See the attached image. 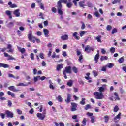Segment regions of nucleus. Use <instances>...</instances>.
Here are the masks:
<instances>
[{"label":"nucleus","mask_w":126,"mask_h":126,"mask_svg":"<svg viewBox=\"0 0 126 126\" xmlns=\"http://www.w3.org/2000/svg\"><path fill=\"white\" fill-rule=\"evenodd\" d=\"M91 123L92 124L94 123V122H95V116H92L91 117Z\"/></svg>","instance_id":"49"},{"label":"nucleus","mask_w":126,"mask_h":126,"mask_svg":"<svg viewBox=\"0 0 126 126\" xmlns=\"http://www.w3.org/2000/svg\"><path fill=\"white\" fill-rule=\"evenodd\" d=\"M121 116H122V113H119L118 115H117L114 119L115 122L118 120H121Z\"/></svg>","instance_id":"23"},{"label":"nucleus","mask_w":126,"mask_h":126,"mask_svg":"<svg viewBox=\"0 0 126 126\" xmlns=\"http://www.w3.org/2000/svg\"><path fill=\"white\" fill-rule=\"evenodd\" d=\"M100 53H99V50H97V53L94 57V61L95 62V63H98V61H99V59L100 58Z\"/></svg>","instance_id":"9"},{"label":"nucleus","mask_w":126,"mask_h":126,"mask_svg":"<svg viewBox=\"0 0 126 126\" xmlns=\"http://www.w3.org/2000/svg\"><path fill=\"white\" fill-rule=\"evenodd\" d=\"M6 114L7 118H13V113L8 110L6 111Z\"/></svg>","instance_id":"11"},{"label":"nucleus","mask_w":126,"mask_h":126,"mask_svg":"<svg viewBox=\"0 0 126 126\" xmlns=\"http://www.w3.org/2000/svg\"><path fill=\"white\" fill-rule=\"evenodd\" d=\"M110 51L112 53V54H114L115 52H116V49L114 47H111Z\"/></svg>","instance_id":"45"},{"label":"nucleus","mask_w":126,"mask_h":126,"mask_svg":"<svg viewBox=\"0 0 126 126\" xmlns=\"http://www.w3.org/2000/svg\"><path fill=\"white\" fill-rule=\"evenodd\" d=\"M52 59H59L60 58V56L57 55L56 54V52H53L52 56Z\"/></svg>","instance_id":"25"},{"label":"nucleus","mask_w":126,"mask_h":126,"mask_svg":"<svg viewBox=\"0 0 126 126\" xmlns=\"http://www.w3.org/2000/svg\"><path fill=\"white\" fill-rule=\"evenodd\" d=\"M52 56V49H49V51L48 52V57H50Z\"/></svg>","instance_id":"58"},{"label":"nucleus","mask_w":126,"mask_h":126,"mask_svg":"<svg viewBox=\"0 0 126 126\" xmlns=\"http://www.w3.org/2000/svg\"><path fill=\"white\" fill-rule=\"evenodd\" d=\"M8 5L11 8H15L17 7V5L16 4H12V2L11 1H10L8 3Z\"/></svg>","instance_id":"17"},{"label":"nucleus","mask_w":126,"mask_h":126,"mask_svg":"<svg viewBox=\"0 0 126 126\" xmlns=\"http://www.w3.org/2000/svg\"><path fill=\"white\" fill-rule=\"evenodd\" d=\"M7 60H15V58H13L12 56L9 55L8 57V59Z\"/></svg>","instance_id":"56"},{"label":"nucleus","mask_w":126,"mask_h":126,"mask_svg":"<svg viewBox=\"0 0 126 126\" xmlns=\"http://www.w3.org/2000/svg\"><path fill=\"white\" fill-rule=\"evenodd\" d=\"M94 15L96 16V17H100L101 16V15L99 13V12L97 11L94 13Z\"/></svg>","instance_id":"53"},{"label":"nucleus","mask_w":126,"mask_h":126,"mask_svg":"<svg viewBox=\"0 0 126 126\" xmlns=\"http://www.w3.org/2000/svg\"><path fill=\"white\" fill-rule=\"evenodd\" d=\"M107 60H109V58L107 56H101L100 58V61L103 62V61H107Z\"/></svg>","instance_id":"26"},{"label":"nucleus","mask_w":126,"mask_h":126,"mask_svg":"<svg viewBox=\"0 0 126 126\" xmlns=\"http://www.w3.org/2000/svg\"><path fill=\"white\" fill-rule=\"evenodd\" d=\"M39 57L42 59V60H43V59H45V57H44V53H40L39 54Z\"/></svg>","instance_id":"55"},{"label":"nucleus","mask_w":126,"mask_h":126,"mask_svg":"<svg viewBox=\"0 0 126 126\" xmlns=\"http://www.w3.org/2000/svg\"><path fill=\"white\" fill-rule=\"evenodd\" d=\"M7 94L8 95H9L10 96H11L12 98H15V94H14V93H12L10 91H8Z\"/></svg>","instance_id":"27"},{"label":"nucleus","mask_w":126,"mask_h":126,"mask_svg":"<svg viewBox=\"0 0 126 126\" xmlns=\"http://www.w3.org/2000/svg\"><path fill=\"white\" fill-rule=\"evenodd\" d=\"M8 77H9L10 78H15V76H14V75H13V74H8Z\"/></svg>","instance_id":"63"},{"label":"nucleus","mask_w":126,"mask_h":126,"mask_svg":"<svg viewBox=\"0 0 126 126\" xmlns=\"http://www.w3.org/2000/svg\"><path fill=\"white\" fill-rule=\"evenodd\" d=\"M94 49L92 47H89V45H87L85 48V52L87 53H90V51H93Z\"/></svg>","instance_id":"12"},{"label":"nucleus","mask_w":126,"mask_h":126,"mask_svg":"<svg viewBox=\"0 0 126 126\" xmlns=\"http://www.w3.org/2000/svg\"><path fill=\"white\" fill-rule=\"evenodd\" d=\"M13 26H14V24L12 22H10L7 25V27H8L9 28H11V27H13Z\"/></svg>","instance_id":"28"},{"label":"nucleus","mask_w":126,"mask_h":126,"mask_svg":"<svg viewBox=\"0 0 126 126\" xmlns=\"http://www.w3.org/2000/svg\"><path fill=\"white\" fill-rule=\"evenodd\" d=\"M119 110V107H118V106H116L114 108V112H115V113H117V112H118Z\"/></svg>","instance_id":"47"},{"label":"nucleus","mask_w":126,"mask_h":126,"mask_svg":"<svg viewBox=\"0 0 126 126\" xmlns=\"http://www.w3.org/2000/svg\"><path fill=\"white\" fill-rule=\"evenodd\" d=\"M111 30H112V26L110 25H107L106 26V30H107V31H110Z\"/></svg>","instance_id":"39"},{"label":"nucleus","mask_w":126,"mask_h":126,"mask_svg":"<svg viewBox=\"0 0 126 126\" xmlns=\"http://www.w3.org/2000/svg\"><path fill=\"white\" fill-rule=\"evenodd\" d=\"M85 33H87V32L84 31H81L80 32V37H82L83 35H85Z\"/></svg>","instance_id":"32"},{"label":"nucleus","mask_w":126,"mask_h":126,"mask_svg":"<svg viewBox=\"0 0 126 126\" xmlns=\"http://www.w3.org/2000/svg\"><path fill=\"white\" fill-rule=\"evenodd\" d=\"M40 76H37L34 77L33 80H34V82H37V81H38V80H40Z\"/></svg>","instance_id":"31"},{"label":"nucleus","mask_w":126,"mask_h":126,"mask_svg":"<svg viewBox=\"0 0 126 126\" xmlns=\"http://www.w3.org/2000/svg\"><path fill=\"white\" fill-rule=\"evenodd\" d=\"M104 120L105 123H108V122H109V116L105 115L104 116Z\"/></svg>","instance_id":"42"},{"label":"nucleus","mask_w":126,"mask_h":126,"mask_svg":"<svg viewBox=\"0 0 126 126\" xmlns=\"http://www.w3.org/2000/svg\"><path fill=\"white\" fill-rule=\"evenodd\" d=\"M48 83L49 84V88L50 89H52V90H54L55 87V86H54V85H53L54 83L52 82V80H49Z\"/></svg>","instance_id":"13"},{"label":"nucleus","mask_w":126,"mask_h":126,"mask_svg":"<svg viewBox=\"0 0 126 126\" xmlns=\"http://www.w3.org/2000/svg\"><path fill=\"white\" fill-rule=\"evenodd\" d=\"M81 23L82 24L81 29H82V30L85 29V27H86L85 24H84L83 22H81Z\"/></svg>","instance_id":"40"},{"label":"nucleus","mask_w":126,"mask_h":126,"mask_svg":"<svg viewBox=\"0 0 126 126\" xmlns=\"http://www.w3.org/2000/svg\"><path fill=\"white\" fill-rule=\"evenodd\" d=\"M78 35V33L77 32H75L73 33V37H74V39H76V40H79L80 39V37L77 36Z\"/></svg>","instance_id":"18"},{"label":"nucleus","mask_w":126,"mask_h":126,"mask_svg":"<svg viewBox=\"0 0 126 126\" xmlns=\"http://www.w3.org/2000/svg\"><path fill=\"white\" fill-rule=\"evenodd\" d=\"M13 14L14 16H16V17H19L20 16L21 14H20V9H17L13 11Z\"/></svg>","instance_id":"6"},{"label":"nucleus","mask_w":126,"mask_h":126,"mask_svg":"<svg viewBox=\"0 0 126 126\" xmlns=\"http://www.w3.org/2000/svg\"><path fill=\"white\" fill-rule=\"evenodd\" d=\"M70 1H71V0H60L58 1L57 4V9L58 13L60 14V15H62V14H63V12L62 9L63 8V5L62 4V3L63 2V3L67 4L68 2H70Z\"/></svg>","instance_id":"1"},{"label":"nucleus","mask_w":126,"mask_h":126,"mask_svg":"<svg viewBox=\"0 0 126 126\" xmlns=\"http://www.w3.org/2000/svg\"><path fill=\"white\" fill-rule=\"evenodd\" d=\"M114 95L115 97L114 98L113 97H110L109 100H111V101H114V100H115V101H116V100H118V101H119L120 97H119V94H118V93L114 92Z\"/></svg>","instance_id":"4"},{"label":"nucleus","mask_w":126,"mask_h":126,"mask_svg":"<svg viewBox=\"0 0 126 126\" xmlns=\"http://www.w3.org/2000/svg\"><path fill=\"white\" fill-rule=\"evenodd\" d=\"M78 82L80 84H82V85H83V84H84L83 81H82V79H79Z\"/></svg>","instance_id":"62"},{"label":"nucleus","mask_w":126,"mask_h":126,"mask_svg":"<svg viewBox=\"0 0 126 126\" xmlns=\"http://www.w3.org/2000/svg\"><path fill=\"white\" fill-rule=\"evenodd\" d=\"M94 94L95 96V98L97 99V100H102L104 98V94L102 93L94 92Z\"/></svg>","instance_id":"3"},{"label":"nucleus","mask_w":126,"mask_h":126,"mask_svg":"<svg viewBox=\"0 0 126 126\" xmlns=\"http://www.w3.org/2000/svg\"><path fill=\"white\" fill-rule=\"evenodd\" d=\"M114 64L112 63H108L107 65V67L109 68H112L114 66Z\"/></svg>","instance_id":"38"},{"label":"nucleus","mask_w":126,"mask_h":126,"mask_svg":"<svg viewBox=\"0 0 126 126\" xmlns=\"http://www.w3.org/2000/svg\"><path fill=\"white\" fill-rule=\"evenodd\" d=\"M57 99L58 100V102H63V98H62V96L61 95H59Z\"/></svg>","instance_id":"52"},{"label":"nucleus","mask_w":126,"mask_h":126,"mask_svg":"<svg viewBox=\"0 0 126 126\" xmlns=\"http://www.w3.org/2000/svg\"><path fill=\"white\" fill-rule=\"evenodd\" d=\"M120 2H121V0H114L112 2V4H116V3H120Z\"/></svg>","instance_id":"48"},{"label":"nucleus","mask_w":126,"mask_h":126,"mask_svg":"<svg viewBox=\"0 0 126 126\" xmlns=\"http://www.w3.org/2000/svg\"><path fill=\"white\" fill-rule=\"evenodd\" d=\"M63 72H65V73H71V67L70 66L66 67Z\"/></svg>","instance_id":"8"},{"label":"nucleus","mask_w":126,"mask_h":126,"mask_svg":"<svg viewBox=\"0 0 126 126\" xmlns=\"http://www.w3.org/2000/svg\"><path fill=\"white\" fill-rule=\"evenodd\" d=\"M28 38L29 39V41H32L33 43H35V42L36 41L37 43H40V42H41L40 39H37L36 37L32 36V32H31L28 34Z\"/></svg>","instance_id":"2"},{"label":"nucleus","mask_w":126,"mask_h":126,"mask_svg":"<svg viewBox=\"0 0 126 126\" xmlns=\"http://www.w3.org/2000/svg\"><path fill=\"white\" fill-rule=\"evenodd\" d=\"M87 5L88 6V7H91V8L94 6V5H93V3L90 2H88Z\"/></svg>","instance_id":"34"},{"label":"nucleus","mask_w":126,"mask_h":126,"mask_svg":"<svg viewBox=\"0 0 126 126\" xmlns=\"http://www.w3.org/2000/svg\"><path fill=\"white\" fill-rule=\"evenodd\" d=\"M85 98H82V100L80 101V105H85Z\"/></svg>","instance_id":"36"},{"label":"nucleus","mask_w":126,"mask_h":126,"mask_svg":"<svg viewBox=\"0 0 126 126\" xmlns=\"http://www.w3.org/2000/svg\"><path fill=\"white\" fill-rule=\"evenodd\" d=\"M89 109H91V105H90V104L86 105L85 110H86V111H87V110Z\"/></svg>","instance_id":"37"},{"label":"nucleus","mask_w":126,"mask_h":126,"mask_svg":"<svg viewBox=\"0 0 126 126\" xmlns=\"http://www.w3.org/2000/svg\"><path fill=\"white\" fill-rule=\"evenodd\" d=\"M8 88L9 90H11V91H13V92H17L19 91V90L15 89V87H14V86H10Z\"/></svg>","instance_id":"16"},{"label":"nucleus","mask_w":126,"mask_h":126,"mask_svg":"<svg viewBox=\"0 0 126 126\" xmlns=\"http://www.w3.org/2000/svg\"><path fill=\"white\" fill-rule=\"evenodd\" d=\"M117 32H118V30H117V29H116V28H114L112 30V34H115V33H117Z\"/></svg>","instance_id":"54"},{"label":"nucleus","mask_w":126,"mask_h":126,"mask_svg":"<svg viewBox=\"0 0 126 126\" xmlns=\"http://www.w3.org/2000/svg\"><path fill=\"white\" fill-rule=\"evenodd\" d=\"M76 1H79V0H73V3H74L75 6H77V2Z\"/></svg>","instance_id":"60"},{"label":"nucleus","mask_w":126,"mask_h":126,"mask_svg":"<svg viewBox=\"0 0 126 126\" xmlns=\"http://www.w3.org/2000/svg\"><path fill=\"white\" fill-rule=\"evenodd\" d=\"M40 6L41 9H42L43 10H45V7L44 6V4L40 3Z\"/></svg>","instance_id":"61"},{"label":"nucleus","mask_w":126,"mask_h":126,"mask_svg":"<svg viewBox=\"0 0 126 126\" xmlns=\"http://www.w3.org/2000/svg\"><path fill=\"white\" fill-rule=\"evenodd\" d=\"M6 49L8 50L7 51L8 53H13V49H12V45L11 44H8Z\"/></svg>","instance_id":"10"},{"label":"nucleus","mask_w":126,"mask_h":126,"mask_svg":"<svg viewBox=\"0 0 126 126\" xmlns=\"http://www.w3.org/2000/svg\"><path fill=\"white\" fill-rule=\"evenodd\" d=\"M66 6L68 8H71V7H72V3L70 2H68L66 4Z\"/></svg>","instance_id":"33"},{"label":"nucleus","mask_w":126,"mask_h":126,"mask_svg":"<svg viewBox=\"0 0 126 126\" xmlns=\"http://www.w3.org/2000/svg\"><path fill=\"white\" fill-rule=\"evenodd\" d=\"M72 69L73 72H74V73H77V72H78L77 68H76V67H75V66L73 67Z\"/></svg>","instance_id":"35"},{"label":"nucleus","mask_w":126,"mask_h":126,"mask_svg":"<svg viewBox=\"0 0 126 126\" xmlns=\"http://www.w3.org/2000/svg\"><path fill=\"white\" fill-rule=\"evenodd\" d=\"M5 14H6V15L9 16L10 15H11V12L9 10H7L5 11Z\"/></svg>","instance_id":"57"},{"label":"nucleus","mask_w":126,"mask_h":126,"mask_svg":"<svg viewBox=\"0 0 126 126\" xmlns=\"http://www.w3.org/2000/svg\"><path fill=\"white\" fill-rule=\"evenodd\" d=\"M31 59L32 61H34V53H31L30 55Z\"/></svg>","instance_id":"64"},{"label":"nucleus","mask_w":126,"mask_h":126,"mask_svg":"<svg viewBox=\"0 0 126 126\" xmlns=\"http://www.w3.org/2000/svg\"><path fill=\"white\" fill-rule=\"evenodd\" d=\"M18 50L19 52H20L21 54H24V52L26 51L25 48H21V47L18 46L17 47Z\"/></svg>","instance_id":"20"},{"label":"nucleus","mask_w":126,"mask_h":126,"mask_svg":"<svg viewBox=\"0 0 126 126\" xmlns=\"http://www.w3.org/2000/svg\"><path fill=\"white\" fill-rule=\"evenodd\" d=\"M62 40H63V41H65V40L68 39V35L67 34H65L64 35H62L61 36Z\"/></svg>","instance_id":"22"},{"label":"nucleus","mask_w":126,"mask_h":126,"mask_svg":"<svg viewBox=\"0 0 126 126\" xmlns=\"http://www.w3.org/2000/svg\"><path fill=\"white\" fill-rule=\"evenodd\" d=\"M93 74L94 76H98V72L97 71L94 70L93 71Z\"/></svg>","instance_id":"43"},{"label":"nucleus","mask_w":126,"mask_h":126,"mask_svg":"<svg viewBox=\"0 0 126 126\" xmlns=\"http://www.w3.org/2000/svg\"><path fill=\"white\" fill-rule=\"evenodd\" d=\"M86 115H87V116H88V117H92V116H93V113H91V112H87Z\"/></svg>","instance_id":"59"},{"label":"nucleus","mask_w":126,"mask_h":126,"mask_svg":"<svg viewBox=\"0 0 126 126\" xmlns=\"http://www.w3.org/2000/svg\"><path fill=\"white\" fill-rule=\"evenodd\" d=\"M28 85H26V84H24L23 83H20L18 85H17V86H27Z\"/></svg>","instance_id":"51"},{"label":"nucleus","mask_w":126,"mask_h":126,"mask_svg":"<svg viewBox=\"0 0 126 126\" xmlns=\"http://www.w3.org/2000/svg\"><path fill=\"white\" fill-rule=\"evenodd\" d=\"M79 5L80 7H83V8H84V6H85V4H84V1L79 2Z\"/></svg>","instance_id":"29"},{"label":"nucleus","mask_w":126,"mask_h":126,"mask_svg":"<svg viewBox=\"0 0 126 126\" xmlns=\"http://www.w3.org/2000/svg\"><path fill=\"white\" fill-rule=\"evenodd\" d=\"M71 99V94H68L67 96V99L65 100V102L68 104L70 102V100Z\"/></svg>","instance_id":"15"},{"label":"nucleus","mask_w":126,"mask_h":126,"mask_svg":"<svg viewBox=\"0 0 126 126\" xmlns=\"http://www.w3.org/2000/svg\"><path fill=\"white\" fill-rule=\"evenodd\" d=\"M76 53H77V56H79L81 55H82V54H81V52L79 50V49L76 50Z\"/></svg>","instance_id":"50"},{"label":"nucleus","mask_w":126,"mask_h":126,"mask_svg":"<svg viewBox=\"0 0 126 126\" xmlns=\"http://www.w3.org/2000/svg\"><path fill=\"white\" fill-rule=\"evenodd\" d=\"M67 85H68V86H69L70 87H71V86H72V81L70 80L69 82H68L67 83Z\"/></svg>","instance_id":"44"},{"label":"nucleus","mask_w":126,"mask_h":126,"mask_svg":"<svg viewBox=\"0 0 126 126\" xmlns=\"http://www.w3.org/2000/svg\"><path fill=\"white\" fill-rule=\"evenodd\" d=\"M36 116L39 120H44L45 118H46V116L45 115L42 114V113H38L36 114Z\"/></svg>","instance_id":"7"},{"label":"nucleus","mask_w":126,"mask_h":126,"mask_svg":"<svg viewBox=\"0 0 126 126\" xmlns=\"http://www.w3.org/2000/svg\"><path fill=\"white\" fill-rule=\"evenodd\" d=\"M106 87H107V85H103L102 87H99V91L100 93H102V92H104L105 91V89H106Z\"/></svg>","instance_id":"14"},{"label":"nucleus","mask_w":126,"mask_h":126,"mask_svg":"<svg viewBox=\"0 0 126 126\" xmlns=\"http://www.w3.org/2000/svg\"><path fill=\"white\" fill-rule=\"evenodd\" d=\"M71 112H75V111H77L76 108H77V104L75 103H71Z\"/></svg>","instance_id":"5"},{"label":"nucleus","mask_w":126,"mask_h":126,"mask_svg":"<svg viewBox=\"0 0 126 126\" xmlns=\"http://www.w3.org/2000/svg\"><path fill=\"white\" fill-rule=\"evenodd\" d=\"M82 59H83V56L82 55H79L78 61L80 63H82V61H81Z\"/></svg>","instance_id":"46"},{"label":"nucleus","mask_w":126,"mask_h":126,"mask_svg":"<svg viewBox=\"0 0 126 126\" xmlns=\"http://www.w3.org/2000/svg\"><path fill=\"white\" fill-rule=\"evenodd\" d=\"M102 36L101 35H98L95 37V39L97 40L98 43H102V40H101Z\"/></svg>","instance_id":"24"},{"label":"nucleus","mask_w":126,"mask_h":126,"mask_svg":"<svg viewBox=\"0 0 126 126\" xmlns=\"http://www.w3.org/2000/svg\"><path fill=\"white\" fill-rule=\"evenodd\" d=\"M124 57H121L120 58L119 60H118V62L119 63H123L124 62Z\"/></svg>","instance_id":"41"},{"label":"nucleus","mask_w":126,"mask_h":126,"mask_svg":"<svg viewBox=\"0 0 126 126\" xmlns=\"http://www.w3.org/2000/svg\"><path fill=\"white\" fill-rule=\"evenodd\" d=\"M0 67H3L4 68H8L9 65L7 64L0 63Z\"/></svg>","instance_id":"21"},{"label":"nucleus","mask_w":126,"mask_h":126,"mask_svg":"<svg viewBox=\"0 0 126 126\" xmlns=\"http://www.w3.org/2000/svg\"><path fill=\"white\" fill-rule=\"evenodd\" d=\"M43 33H44L45 37H49V30H48V29H44L43 30Z\"/></svg>","instance_id":"19"},{"label":"nucleus","mask_w":126,"mask_h":126,"mask_svg":"<svg viewBox=\"0 0 126 126\" xmlns=\"http://www.w3.org/2000/svg\"><path fill=\"white\" fill-rule=\"evenodd\" d=\"M62 68H63V64H59L57 66V70L58 71L62 69Z\"/></svg>","instance_id":"30"}]
</instances>
